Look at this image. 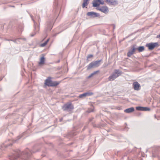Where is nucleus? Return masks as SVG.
<instances>
[{
  "mask_svg": "<svg viewBox=\"0 0 160 160\" xmlns=\"http://www.w3.org/2000/svg\"><path fill=\"white\" fill-rule=\"evenodd\" d=\"M157 38H160V34L159 35H157Z\"/></svg>",
  "mask_w": 160,
  "mask_h": 160,
  "instance_id": "obj_21",
  "label": "nucleus"
},
{
  "mask_svg": "<svg viewBox=\"0 0 160 160\" xmlns=\"http://www.w3.org/2000/svg\"><path fill=\"white\" fill-rule=\"evenodd\" d=\"M92 55H88V58H90L92 57Z\"/></svg>",
  "mask_w": 160,
  "mask_h": 160,
  "instance_id": "obj_20",
  "label": "nucleus"
},
{
  "mask_svg": "<svg viewBox=\"0 0 160 160\" xmlns=\"http://www.w3.org/2000/svg\"><path fill=\"white\" fill-rule=\"evenodd\" d=\"M59 82H57L52 81L50 79H46L45 82V84L48 86H55L59 84Z\"/></svg>",
  "mask_w": 160,
  "mask_h": 160,
  "instance_id": "obj_3",
  "label": "nucleus"
},
{
  "mask_svg": "<svg viewBox=\"0 0 160 160\" xmlns=\"http://www.w3.org/2000/svg\"><path fill=\"white\" fill-rule=\"evenodd\" d=\"M133 86L135 90H138L140 89V85L138 82H133Z\"/></svg>",
  "mask_w": 160,
  "mask_h": 160,
  "instance_id": "obj_9",
  "label": "nucleus"
},
{
  "mask_svg": "<svg viewBox=\"0 0 160 160\" xmlns=\"http://www.w3.org/2000/svg\"><path fill=\"white\" fill-rule=\"evenodd\" d=\"M97 9L105 14H107L108 12V8L106 6H103L101 8H97Z\"/></svg>",
  "mask_w": 160,
  "mask_h": 160,
  "instance_id": "obj_7",
  "label": "nucleus"
},
{
  "mask_svg": "<svg viewBox=\"0 0 160 160\" xmlns=\"http://www.w3.org/2000/svg\"><path fill=\"white\" fill-rule=\"evenodd\" d=\"M44 58L43 57H41L40 59V61L39 62V65H43L44 63Z\"/></svg>",
  "mask_w": 160,
  "mask_h": 160,
  "instance_id": "obj_15",
  "label": "nucleus"
},
{
  "mask_svg": "<svg viewBox=\"0 0 160 160\" xmlns=\"http://www.w3.org/2000/svg\"><path fill=\"white\" fill-rule=\"evenodd\" d=\"M49 39H48V40H47V41H45V42L41 44L40 45L41 47H43L45 46L47 44V43L49 41Z\"/></svg>",
  "mask_w": 160,
  "mask_h": 160,
  "instance_id": "obj_18",
  "label": "nucleus"
},
{
  "mask_svg": "<svg viewBox=\"0 0 160 160\" xmlns=\"http://www.w3.org/2000/svg\"><path fill=\"white\" fill-rule=\"evenodd\" d=\"M121 74V72L119 70H115L114 74L111 75L109 77V80L110 81L113 80L120 75Z\"/></svg>",
  "mask_w": 160,
  "mask_h": 160,
  "instance_id": "obj_2",
  "label": "nucleus"
},
{
  "mask_svg": "<svg viewBox=\"0 0 160 160\" xmlns=\"http://www.w3.org/2000/svg\"><path fill=\"white\" fill-rule=\"evenodd\" d=\"M137 110L140 111H147L150 110L149 108L146 107H136Z\"/></svg>",
  "mask_w": 160,
  "mask_h": 160,
  "instance_id": "obj_10",
  "label": "nucleus"
},
{
  "mask_svg": "<svg viewBox=\"0 0 160 160\" xmlns=\"http://www.w3.org/2000/svg\"><path fill=\"white\" fill-rule=\"evenodd\" d=\"M87 15L92 17H97L99 16V14H98L93 12H88L87 13Z\"/></svg>",
  "mask_w": 160,
  "mask_h": 160,
  "instance_id": "obj_8",
  "label": "nucleus"
},
{
  "mask_svg": "<svg viewBox=\"0 0 160 160\" xmlns=\"http://www.w3.org/2000/svg\"><path fill=\"white\" fill-rule=\"evenodd\" d=\"M98 72V71H97L95 72H94L92 73L90 75H89L88 76V78H91V77H92L94 75L96 74Z\"/></svg>",
  "mask_w": 160,
  "mask_h": 160,
  "instance_id": "obj_19",
  "label": "nucleus"
},
{
  "mask_svg": "<svg viewBox=\"0 0 160 160\" xmlns=\"http://www.w3.org/2000/svg\"><path fill=\"white\" fill-rule=\"evenodd\" d=\"M158 44L157 42L150 43L146 45V46L150 50L153 49L155 47L158 46Z\"/></svg>",
  "mask_w": 160,
  "mask_h": 160,
  "instance_id": "obj_6",
  "label": "nucleus"
},
{
  "mask_svg": "<svg viewBox=\"0 0 160 160\" xmlns=\"http://www.w3.org/2000/svg\"><path fill=\"white\" fill-rule=\"evenodd\" d=\"M135 48L133 47H132L131 49L127 53V55L128 57H130L132 55L135 51Z\"/></svg>",
  "mask_w": 160,
  "mask_h": 160,
  "instance_id": "obj_11",
  "label": "nucleus"
},
{
  "mask_svg": "<svg viewBox=\"0 0 160 160\" xmlns=\"http://www.w3.org/2000/svg\"><path fill=\"white\" fill-rule=\"evenodd\" d=\"M93 110H92L90 111V112H93Z\"/></svg>",
  "mask_w": 160,
  "mask_h": 160,
  "instance_id": "obj_24",
  "label": "nucleus"
},
{
  "mask_svg": "<svg viewBox=\"0 0 160 160\" xmlns=\"http://www.w3.org/2000/svg\"><path fill=\"white\" fill-rule=\"evenodd\" d=\"M62 109L64 110L69 111L73 109V106L70 103H67L63 106Z\"/></svg>",
  "mask_w": 160,
  "mask_h": 160,
  "instance_id": "obj_4",
  "label": "nucleus"
},
{
  "mask_svg": "<svg viewBox=\"0 0 160 160\" xmlns=\"http://www.w3.org/2000/svg\"><path fill=\"white\" fill-rule=\"evenodd\" d=\"M137 49L138 50L139 52H141L144 50V48L143 46H140L137 48Z\"/></svg>",
  "mask_w": 160,
  "mask_h": 160,
  "instance_id": "obj_17",
  "label": "nucleus"
},
{
  "mask_svg": "<svg viewBox=\"0 0 160 160\" xmlns=\"http://www.w3.org/2000/svg\"><path fill=\"white\" fill-rule=\"evenodd\" d=\"M91 94L88 92L82 94H81L79 96V97L80 98H83V97H85L87 96H89Z\"/></svg>",
  "mask_w": 160,
  "mask_h": 160,
  "instance_id": "obj_14",
  "label": "nucleus"
},
{
  "mask_svg": "<svg viewBox=\"0 0 160 160\" xmlns=\"http://www.w3.org/2000/svg\"><path fill=\"white\" fill-rule=\"evenodd\" d=\"M108 3L112 5H116L118 4L117 0H109Z\"/></svg>",
  "mask_w": 160,
  "mask_h": 160,
  "instance_id": "obj_13",
  "label": "nucleus"
},
{
  "mask_svg": "<svg viewBox=\"0 0 160 160\" xmlns=\"http://www.w3.org/2000/svg\"><path fill=\"white\" fill-rule=\"evenodd\" d=\"M89 0H84L82 4V7L84 8L86 6L88 5V2Z\"/></svg>",
  "mask_w": 160,
  "mask_h": 160,
  "instance_id": "obj_16",
  "label": "nucleus"
},
{
  "mask_svg": "<svg viewBox=\"0 0 160 160\" xmlns=\"http://www.w3.org/2000/svg\"><path fill=\"white\" fill-rule=\"evenodd\" d=\"M106 1L108 2V1H109V0H105Z\"/></svg>",
  "mask_w": 160,
  "mask_h": 160,
  "instance_id": "obj_23",
  "label": "nucleus"
},
{
  "mask_svg": "<svg viewBox=\"0 0 160 160\" xmlns=\"http://www.w3.org/2000/svg\"><path fill=\"white\" fill-rule=\"evenodd\" d=\"M100 61H97L90 63L87 66V69H90L92 68L98 67L100 65Z\"/></svg>",
  "mask_w": 160,
  "mask_h": 160,
  "instance_id": "obj_1",
  "label": "nucleus"
},
{
  "mask_svg": "<svg viewBox=\"0 0 160 160\" xmlns=\"http://www.w3.org/2000/svg\"><path fill=\"white\" fill-rule=\"evenodd\" d=\"M34 34H35V33H34V34H31V35L32 37L34 36Z\"/></svg>",
  "mask_w": 160,
  "mask_h": 160,
  "instance_id": "obj_22",
  "label": "nucleus"
},
{
  "mask_svg": "<svg viewBox=\"0 0 160 160\" xmlns=\"http://www.w3.org/2000/svg\"><path fill=\"white\" fill-rule=\"evenodd\" d=\"M92 3L94 7H97L100 4H103L104 2L103 0H94Z\"/></svg>",
  "mask_w": 160,
  "mask_h": 160,
  "instance_id": "obj_5",
  "label": "nucleus"
},
{
  "mask_svg": "<svg viewBox=\"0 0 160 160\" xmlns=\"http://www.w3.org/2000/svg\"><path fill=\"white\" fill-rule=\"evenodd\" d=\"M134 110V108L133 107H131L125 110L124 112H125L129 113L133 112Z\"/></svg>",
  "mask_w": 160,
  "mask_h": 160,
  "instance_id": "obj_12",
  "label": "nucleus"
}]
</instances>
